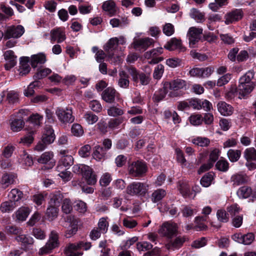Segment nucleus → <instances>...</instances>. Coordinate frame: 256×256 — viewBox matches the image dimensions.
Returning a JSON list of instances; mask_svg holds the SVG:
<instances>
[{
	"label": "nucleus",
	"mask_w": 256,
	"mask_h": 256,
	"mask_svg": "<svg viewBox=\"0 0 256 256\" xmlns=\"http://www.w3.org/2000/svg\"><path fill=\"white\" fill-rule=\"evenodd\" d=\"M72 172L76 174H82L83 178L89 185H94L96 182V176L94 174L92 169L89 166L78 164L72 167Z\"/></svg>",
	"instance_id": "1"
},
{
	"label": "nucleus",
	"mask_w": 256,
	"mask_h": 256,
	"mask_svg": "<svg viewBox=\"0 0 256 256\" xmlns=\"http://www.w3.org/2000/svg\"><path fill=\"white\" fill-rule=\"evenodd\" d=\"M59 238V234L57 231L55 230H52L49 234L48 240L46 244L40 249L39 254H50L54 249L60 246Z\"/></svg>",
	"instance_id": "2"
},
{
	"label": "nucleus",
	"mask_w": 256,
	"mask_h": 256,
	"mask_svg": "<svg viewBox=\"0 0 256 256\" xmlns=\"http://www.w3.org/2000/svg\"><path fill=\"white\" fill-rule=\"evenodd\" d=\"M149 186L146 183L133 182L128 186L126 192L130 196H144L148 192Z\"/></svg>",
	"instance_id": "3"
},
{
	"label": "nucleus",
	"mask_w": 256,
	"mask_h": 256,
	"mask_svg": "<svg viewBox=\"0 0 256 256\" xmlns=\"http://www.w3.org/2000/svg\"><path fill=\"white\" fill-rule=\"evenodd\" d=\"M118 46L116 37L110 38L104 46V49L107 54L108 60L112 63H116L120 61V58L118 56H115L113 52L114 50L116 49Z\"/></svg>",
	"instance_id": "4"
},
{
	"label": "nucleus",
	"mask_w": 256,
	"mask_h": 256,
	"mask_svg": "<svg viewBox=\"0 0 256 256\" xmlns=\"http://www.w3.org/2000/svg\"><path fill=\"white\" fill-rule=\"evenodd\" d=\"M127 70L134 82L138 83L140 81L142 85H147L150 82V76L144 72H138L136 68L132 66L128 68Z\"/></svg>",
	"instance_id": "5"
},
{
	"label": "nucleus",
	"mask_w": 256,
	"mask_h": 256,
	"mask_svg": "<svg viewBox=\"0 0 256 256\" xmlns=\"http://www.w3.org/2000/svg\"><path fill=\"white\" fill-rule=\"evenodd\" d=\"M56 114L60 122L63 124L72 123L74 120L71 108H58L56 111Z\"/></svg>",
	"instance_id": "6"
},
{
	"label": "nucleus",
	"mask_w": 256,
	"mask_h": 256,
	"mask_svg": "<svg viewBox=\"0 0 256 256\" xmlns=\"http://www.w3.org/2000/svg\"><path fill=\"white\" fill-rule=\"evenodd\" d=\"M163 53V48H157L146 52L144 56L146 58L150 60L148 64H154L158 63L164 60V58L160 56Z\"/></svg>",
	"instance_id": "7"
},
{
	"label": "nucleus",
	"mask_w": 256,
	"mask_h": 256,
	"mask_svg": "<svg viewBox=\"0 0 256 256\" xmlns=\"http://www.w3.org/2000/svg\"><path fill=\"white\" fill-rule=\"evenodd\" d=\"M244 156L246 160V166L249 170L256 168V150L253 148H247L244 152Z\"/></svg>",
	"instance_id": "8"
},
{
	"label": "nucleus",
	"mask_w": 256,
	"mask_h": 256,
	"mask_svg": "<svg viewBox=\"0 0 256 256\" xmlns=\"http://www.w3.org/2000/svg\"><path fill=\"white\" fill-rule=\"evenodd\" d=\"M202 29L196 27H191L189 28L187 37L189 40V44L191 48L195 47L196 44L198 42L201 38Z\"/></svg>",
	"instance_id": "9"
},
{
	"label": "nucleus",
	"mask_w": 256,
	"mask_h": 256,
	"mask_svg": "<svg viewBox=\"0 0 256 256\" xmlns=\"http://www.w3.org/2000/svg\"><path fill=\"white\" fill-rule=\"evenodd\" d=\"M128 171L130 174L133 176H140L146 172V166L144 162L137 161L129 166Z\"/></svg>",
	"instance_id": "10"
},
{
	"label": "nucleus",
	"mask_w": 256,
	"mask_h": 256,
	"mask_svg": "<svg viewBox=\"0 0 256 256\" xmlns=\"http://www.w3.org/2000/svg\"><path fill=\"white\" fill-rule=\"evenodd\" d=\"M24 29L20 25L16 26H11L7 28L4 34V38H18L24 34Z\"/></svg>",
	"instance_id": "11"
},
{
	"label": "nucleus",
	"mask_w": 256,
	"mask_h": 256,
	"mask_svg": "<svg viewBox=\"0 0 256 256\" xmlns=\"http://www.w3.org/2000/svg\"><path fill=\"white\" fill-rule=\"evenodd\" d=\"M176 231L177 225L176 224L166 222L161 226L158 232L164 236L170 238L174 235Z\"/></svg>",
	"instance_id": "12"
},
{
	"label": "nucleus",
	"mask_w": 256,
	"mask_h": 256,
	"mask_svg": "<svg viewBox=\"0 0 256 256\" xmlns=\"http://www.w3.org/2000/svg\"><path fill=\"white\" fill-rule=\"evenodd\" d=\"M164 47L169 51L178 50L180 52L185 50V48L183 46L181 40L176 38L170 39V40L166 42Z\"/></svg>",
	"instance_id": "13"
},
{
	"label": "nucleus",
	"mask_w": 256,
	"mask_h": 256,
	"mask_svg": "<svg viewBox=\"0 0 256 256\" xmlns=\"http://www.w3.org/2000/svg\"><path fill=\"white\" fill-rule=\"evenodd\" d=\"M236 194L240 198H247L251 196L252 198L256 199V190H252L247 186H242L238 189Z\"/></svg>",
	"instance_id": "14"
},
{
	"label": "nucleus",
	"mask_w": 256,
	"mask_h": 256,
	"mask_svg": "<svg viewBox=\"0 0 256 256\" xmlns=\"http://www.w3.org/2000/svg\"><path fill=\"white\" fill-rule=\"evenodd\" d=\"M66 222L70 223V228L68 230L65 232V236L67 238H70L72 235L76 234L78 231V220L73 216H68L65 218Z\"/></svg>",
	"instance_id": "15"
},
{
	"label": "nucleus",
	"mask_w": 256,
	"mask_h": 256,
	"mask_svg": "<svg viewBox=\"0 0 256 256\" xmlns=\"http://www.w3.org/2000/svg\"><path fill=\"white\" fill-rule=\"evenodd\" d=\"M66 38L65 32L62 28H57L50 31V41L52 43L56 41L60 43L64 41Z\"/></svg>",
	"instance_id": "16"
},
{
	"label": "nucleus",
	"mask_w": 256,
	"mask_h": 256,
	"mask_svg": "<svg viewBox=\"0 0 256 256\" xmlns=\"http://www.w3.org/2000/svg\"><path fill=\"white\" fill-rule=\"evenodd\" d=\"M154 43V40L152 38L147 37L134 39L133 44L134 48H140L146 50L149 46L153 45Z\"/></svg>",
	"instance_id": "17"
},
{
	"label": "nucleus",
	"mask_w": 256,
	"mask_h": 256,
	"mask_svg": "<svg viewBox=\"0 0 256 256\" xmlns=\"http://www.w3.org/2000/svg\"><path fill=\"white\" fill-rule=\"evenodd\" d=\"M18 242L22 244L23 248L26 252L32 250L34 240L32 237L26 234H20L16 237Z\"/></svg>",
	"instance_id": "18"
},
{
	"label": "nucleus",
	"mask_w": 256,
	"mask_h": 256,
	"mask_svg": "<svg viewBox=\"0 0 256 256\" xmlns=\"http://www.w3.org/2000/svg\"><path fill=\"white\" fill-rule=\"evenodd\" d=\"M38 162L40 164H48V168H52L55 164L54 153L52 152H44L38 159Z\"/></svg>",
	"instance_id": "19"
},
{
	"label": "nucleus",
	"mask_w": 256,
	"mask_h": 256,
	"mask_svg": "<svg viewBox=\"0 0 256 256\" xmlns=\"http://www.w3.org/2000/svg\"><path fill=\"white\" fill-rule=\"evenodd\" d=\"M4 56L6 61L4 66L6 70L10 69L16 64V56L14 55V52L12 50H8L5 52Z\"/></svg>",
	"instance_id": "20"
},
{
	"label": "nucleus",
	"mask_w": 256,
	"mask_h": 256,
	"mask_svg": "<svg viewBox=\"0 0 256 256\" xmlns=\"http://www.w3.org/2000/svg\"><path fill=\"white\" fill-rule=\"evenodd\" d=\"M256 84L239 83L238 86V98H244L254 89Z\"/></svg>",
	"instance_id": "21"
},
{
	"label": "nucleus",
	"mask_w": 256,
	"mask_h": 256,
	"mask_svg": "<svg viewBox=\"0 0 256 256\" xmlns=\"http://www.w3.org/2000/svg\"><path fill=\"white\" fill-rule=\"evenodd\" d=\"M81 244L78 242L68 244L64 249V253L66 256H80L82 255L81 252H75L76 250H80V246Z\"/></svg>",
	"instance_id": "22"
},
{
	"label": "nucleus",
	"mask_w": 256,
	"mask_h": 256,
	"mask_svg": "<svg viewBox=\"0 0 256 256\" xmlns=\"http://www.w3.org/2000/svg\"><path fill=\"white\" fill-rule=\"evenodd\" d=\"M242 16L243 12L242 10H236L225 16V23L228 24L242 19Z\"/></svg>",
	"instance_id": "23"
},
{
	"label": "nucleus",
	"mask_w": 256,
	"mask_h": 256,
	"mask_svg": "<svg viewBox=\"0 0 256 256\" xmlns=\"http://www.w3.org/2000/svg\"><path fill=\"white\" fill-rule=\"evenodd\" d=\"M217 108L220 114L224 116H230L234 112L232 106L224 102H219L217 104Z\"/></svg>",
	"instance_id": "24"
},
{
	"label": "nucleus",
	"mask_w": 256,
	"mask_h": 256,
	"mask_svg": "<svg viewBox=\"0 0 256 256\" xmlns=\"http://www.w3.org/2000/svg\"><path fill=\"white\" fill-rule=\"evenodd\" d=\"M10 129L14 132L20 131L24 126V122L22 118H11L10 120Z\"/></svg>",
	"instance_id": "25"
},
{
	"label": "nucleus",
	"mask_w": 256,
	"mask_h": 256,
	"mask_svg": "<svg viewBox=\"0 0 256 256\" xmlns=\"http://www.w3.org/2000/svg\"><path fill=\"white\" fill-rule=\"evenodd\" d=\"M55 139L54 130L50 126H46L44 128L42 140L48 145L52 143Z\"/></svg>",
	"instance_id": "26"
},
{
	"label": "nucleus",
	"mask_w": 256,
	"mask_h": 256,
	"mask_svg": "<svg viewBox=\"0 0 256 256\" xmlns=\"http://www.w3.org/2000/svg\"><path fill=\"white\" fill-rule=\"evenodd\" d=\"M30 60V58L27 56L20 58L19 68L20 75H26L30 72V68L28 64Z\"/></svg>",
	"instance_id": "27"
},
{
	"label": "nucleus",
	"mask_w": 256,
	"mask_h": 256,
	"mask_svg": "<svg viewBox=\"0 0 256 256\" xmlns=\"http://www.w3.org/2000/svg\"><path fill=\"white\" fill-rule=\"evenodd\" d=\"M74 159L72 156L70 155H66L62 156L58 162V164L56 167L58 172H60L63 167L66 168L70 166L73 164Z\"/></svg>",
	"instance_id": "28"
},
{
	"label": "nucleus",
	"mask_w": 256,
	"mask_h": 256,
	"mask_svg": "<svg viewBox=\"0 0 256 256\" xmlns=\"http://www.w3.org/2000/svg\"><path fill=\"white\" fill-rule=\"evenodd\" d=\"M116 96V90L112 88H108L102 92V99L107 102H114Z\"/></svg>",
	"instance_id": "29"
},
{
	"label": "nucleus",
	"mask_w": 256,
	"mask_h": 256,
	"mask_svg": "<svg viewBox=\"0 0 256 256\" xmlns=\"http://www.w3.org/2000/svg\"><path fill=\"white\" fill-rule=\"evenodd\" d=\"M50 198L48 204L60 206L63 195L60 191L54 192L50 194Z\"/></svg>",
	"instance_id": "30"
},
{
	"label": "nucleus",
	"mask_w": 256,
	"mask_h": 256,
	"mask_svg": "<svg viewBox=\"0 0 256 256\" xmlns=\"http://www.w3.org/2000/svg\"><path fill=\"white\" fill-rule=\"evenodd\" d=\"M30 212V210L28 207L22 206L20 208L14 213L16 220L24 221Z\"/></svg>",
	"instance_id": "31"
},
{
	"label": "nucleus",
	"mask_w": 256,
	"mask_h": 256,
	"mask_svg": "<svg viewBox=\"0 0 256 256\" xmlns=\"http://www.w3.org/2000/svg\"><path fill=\"white\" fill-rule=\"evenodd\" d=\"M102 7L103 10L106 12L110 16L114 15L117 11L115 2L112 0H107L104 2Z\"/></svg>",
	"instance_id": "32"
},
{
	"label": "nucleus",
	"mask_w": 256,
	"mask_h": 256,
	"mask_svg": "<svg viewBox=\"0 0 256 256\" xmlns=\"http://www.w3.org/2000/svg\"><path fill=\"white\" fill-rule=\"evenodd\" d=\"M46 62V56L42 54L32 55L30 58V64L33 68H36L38 65L44 64Z\"/></svg>",
	"instance_id": "33"
},
{
	"label": "nucleus",
	"mask_w": 256,
	"mask_h": 256,
	"mask_svg": "<svg viewBox=\"0 0 256 256\" xmlns=\"http://www.w3.org/2000/svg\"><path fill=\"white\" fill-rule=\"evenodd\" d=\"M118 86L124 88H126L130 84V80H128V76L124 70L119 72V79L118 80Z\"/></svg>",
	"instance_id": "34"
},
{
	"label": "nucleus",
	"mask_w": 256,
	"mask_h": 256,
	"mask_svg": "<svg viewBox=\"0 0 256 256\" xmlns=\"http://www.w3.org/2000/svg\"><path fill=\"white\" fill-rule=\"evenodd\" d=\"M208 216H198L194 218L195 226L194 228L196 230H202L207 228L206 226L204 224L207 220Z\"/></svg>",
	"instance_id": "35"
},
{
	"label": "nucleus",
	"mask_w": 256,
	"mask_h": 256,
	"mask_svg": "<svg viewBox=\"0 0 256 256\" xmlns=\"http://www.w3.org/2000/svg\"><path fill=\"white\" fill-rule=\"evenodd\" d=\"M18 206V204H16L14 202L10 200L5 201L2 202L0 205V210L3 213L10 212Z\"/></svg>",
	"instance_id": "36"
},
{
	"label": "nucleus",
	"mask_w": 256,
	"mask_h": 256,
	"mask_svg": "<svg viewBox=\"0 0 256 256\" xmlns=\"http://www.w3.org/2000/svg\"><path fill=\"white\" fill-rule=\"evenodd\" d=\"M23 192L18 188H14L11 190L8 194L9 200L14 202L16 204L23 198Z\"/></svg>",
	"instance_id": "37"
},
{
	"label": "nucleus",
	"mask_w": 256,
	"mask_h": 256,
	"mask_svg": "<svg viewBox=\"0 0 256 256\" xmlns=\"http://www.w3.org/2000/svg\"><path fill=\"white\" fill-rule=\"evenodd\" d=\"M246 176L240 174H233L230 178V182L234 186L242 184L246 182Z\"/></svg>",
	"instance_id": "38"
},
{
	"label": "nucleus",
	"mask_w": 256,
	"mask_h": 256,
	"mask_svg": "<svg viewBox=\"0 0 256 256\" xmlns=\"http://www.w3.org/2000/svg\"><path fill=\"white\" fill-rule=\"evenodd\" d=\"M180 194L184 198H192V192L190 191V186L186 182H182L178 187Z\"/></svg>",
	"instance_id": "39"
},
{
	"label": "nucleus",
	"mask_w": 256,
	"mask_h": 256,
	"mask_svg": "<svg viewBox=\"0 0 256 256\" xmlns=\"http://www.w3.org/2000/svg\"><path fill=\"white\" fill-rule=\"evenodd\" d=\"M166 86L173 90L182 88L186 86V82L181 79H176L170 82H166Z\"/></svg>",
	"instance_id": "40"
},
{
	"label": "nucleus",
	"mask_w": 256,
	"mask_h": 256,
	"mask_svg": "<svg viewBox=\"0 0 256 256\" xmlns=\"http://www.w3.org/2000/svg\"><path fill=\"white\" fill-rule=\"evenodd\" d=\"M106 154V150L104 148L99 145L94 147L93 153V158L97 161H100L104 158Z\"/></svg>",
	"instance_id": "41"
},
{
	"label": "nucleus",
	"mask_w": 256,
	"mask_h": 256,
	"mask_svg": "<svg viewBox=\"0 0 256 256\" xmlns=\"http://www.w3.org/2000/svg\"><path fill=\"white\" fill-rule=\"evenodd\" d=\"M58 207L56 206L48 205L46 211V215L49 220H52L58 216Z\"/></svg>",
	"instance_id": "42"
},
{
	"label": "nucleus",
	"mask_w": 256,
	"mask_h": 256,
	"mask_svg": "<svg viewBox=\"0 0 256 256\" xmlns=\"http://www.w3.org/2000/svg\"><path fill=\"white\" fill-rule=\"evenodd\" d=\"M190 16L198 22H202L204 20V14L195 8L190 9Z\"/></svg>",
	"instance_id": "43"
},
{
	"label": "nucleus",
	"mask_w": 256,
	"mask_h": 256,
	"mask_svg": "<svg viewBox=\"0 0 256 256\" xmlns=\"http://www.w3.org/2000/svg\"><path fill=\"white\" fill-rule=\"evenodd\" d=\"M254 72L252 71H248L244 75L242 76L239 79V83L255 84V83L252 81L254 78Z\"/></svg>",
	"instance_id": "44"
},
{
	"label": "nucleus",
	"mask_w": 256,
	"mask_h": 256,
	"mask_svg": "<svg viewBox=\"0 0 256 256\" xmlns=\"http://www.w3.org/2000/svg\"><path fill=\"white\" fill-rule=\"evenodd\" d=\"M92 50L94 53H95L94 58L98 62H102L107 56V54L102 50H99L98 46H93Z\"/></svg>",
	"instance_id": "45"
},
{
	"label": "nucleus",
	"mask_w": 256,
	"mask_h": 256,
	"mask_svg": "<svg viewBox=\"0 0 256 256\" xmlns=\"http://www.w3.org/2000/svg\"><path fill=\"white\" fill-rule=\"evenodd\" d=\"M14 176L12 174H5L3 175L1 184L6 188L14 182Z\"/></svg>",
	"instance_id": "46"
},
{
	"label": "nucleus",
	"mask_w": 256,
	"mask_h": 256,
	"mask_svg": "<svg viewBox=\"0 0 256 256\" xmlns=\"http://www.w3.org/2000/svg\"><path fill=\"white\" fill-rule=\"evenodd\" d=\"M180 212L182 216L186 218H191L196 213V210L189 206H184Z\"/></svg>",
	"instance_id": "47"
},
{
	"label": "nucleus",
	"mask_w": 256,
	"mask_h": 256,
	"mask_svg": "<svg viewBox=\"0 0 256 256\" xmlns=\"http://www.w3.org/2000/svg\"><path fill=\"white\" fill-rule=\"evenodd\" d=\"M166 194V192L164 190L158 189L154 190L152 194V200L154 202H156L164 198Z\"/></svg>",
	"instance_id": "48"
},
{
	"label": "nucleus",
	"mask_w": 256,
	"mask_h": 256,
	"mask_svg": "<svg viewBox=\"0 0 256 256\" xmlns=\"http://www.w3.org/2000/svg\"><path fill=\"white\" fill-rule=\"evenodd\" d=\"M227 154L230 162H236L239 160L241 156V152L238 150L230 149L228 152Z\"/></svg>",
	"instance_id": "49"
},
{
	"label": "nucleus",
	"mask_w": 256,
	"mask_h": 256,
	"mask_svg": "<svg viewBox=\"0 0 256 256\" xmlns=\"http://www.w3.org/2000/svg\"><path fill=\"white\" fill-rule=\"evenodd\" d=\"M84 120L88 124H93L98 120V116L90 112H86L83 116Z\"/></svg>",
	"instance_id": "50"
},
{
	"label": "nucleus",
	"mask_w": 256,
	"mask_h": 256,
	"mask_svg": "<svg viewBox=\"0 0 256 256\" xmlns=\"http://www.w3.org/2000/svg\"><path fill=\"white\" fill-rule=\"evenodd\" d=\"M122 224L127 228L132 229L137 226L138 222L132 218L126 216L122 220Z\"/></svg>",
	"instance_id": "51"
},
{
	"label": "nucleus",
	"mask_w": 256,
	"mask_h": 256,
	"mask_svg": "<svg viewBox=\"0 0 256 256\" xmlns=\"http://www.w3.org/2000/svg\"><path fill=\"white\" fill-rule=\"evenodd\" d=\"M110 24L113 28L122 27L128 24L126 18H122L120 20L114 18L110 20Z\"/></svg>",
	"instance_id": "52"
},
{
	"label": "nucleus",
	"mask_w": 256,
	"mask_h": 256,
	"mask_svg": "<svg viewBox=\"0 0 256 256\" xmlns=\"http://www.w3.org/2000/svg\"><path fill=\"white\" fill-rule=\"evenodd\" d=\"M40 86V82L39 81H34L30 83L26 90H24V94L26 96H30L34 94V88L35 87H38Z\"/></svg>",
	"instance_id": "53"
},
{
	"label": "nucleus",
	"mask_w": 256,
	"mask_h": 256,
	"mask_svg": "<svg viewBox=\"0 0 256 256\" xmlns=\"http://www.w3.org/2000/svg\"><path fill=\"white\" fill-rule=\"evenodd\" d=\"M216 167L220 171L226 172L228 170L229 164L226 160L220 159L216 163Z\"/></svg>",
	"instance_id": "54"
},
{
	"label": "nucleus",
	"mask_w": 256,
	"mask_h": 256,
	"mask_svg": "<svg viewBox=\"0 0 256 256\" xmlns=\"http://www.w3.org/2000/svg\"><path fill=\"white\" fill-rule=\"evenodd\" d=\"M98 228L102 233L105 234L107 232L108 228V222L105 218H102L98 222Z\"/></svg>",
	"instance_id": "55"
},
{
	"label": "nucleus",
	"mask_w": 256,
	"mask_h": 256,
	"mask_svg": "<svg viewBox=\"0 0 256 256\" xmlns=\"http://www.w3.org/2000/svg\"><path fill=\"white\" fill-rule=\"evenodd\" d=\"M6 100L8 103L14 104L19 101L18 94L14 91H10L7 94Z\"/></svg>",
	"instance_id": "56"
},
{
	"label": "nucleus",
	"mask_w": 256,
	"mask_h": 256,
	"mask_svg": "<svg viewBox=\"0 0 256 256\" xmlns=\"http://www.w3.org/2000/svg\"><path fill=\"white\" fill-rule=\"evenodd\" d=\"M62 210L66 214H70L72 211V206L70 200L69 198H65L63 200Z\"/></svg>",
	"instance_id": "57"
},
{
	"label": "nucleus",
	"mask_w": 256,
	"mask_h": 256,
	"mask_svg": "<svg viewBox=\"0 0 256 256\" xmlns=\"http://www.w3.org/2000/svg\"><path fill=\"white\" fill-rule=\"evenodd\" d=\"M192 142L194 144L200 146H208L210 140L206 138L198 137L192 140Z\"/></svg>",
	"instance_id": "58"
},
{
	"label": "nucleus",
	"mask_w": 256,
	"mask_h": 256,
	"mask_svg": "<svg viewBox=\"0 0 256 256\" xmlns=\"http://www.w3.org/2000/svg\"><path fill=\"white\" fill-rule=\"evenodd\" d=\"M71 132L74 136L79 137L83 134L84 130L80 124H74L72 126Z\"/></svg>",
	"instance_id": "59"
},
{
	"label": "nucleus",
	"mask_w": 256,
	"mask_h": 256,
	"mask_svg": "<svg viewBox=\"0 0 256 256\" xmlns=\"http://www.w3.org/2000/svg\"><path fill=\"white\" fill-rule=\"evenodd\" d=\"M212 180V174L208 173L202 176L200 180V184L204 187H208L211 184Z\"/></svg>",
	"instance_id": "60"
},
{
	"label": "nucleus",
	"mask_w": 256,
	"mask_h": 256,
	"mask_svg": "<svg viewBox=\"0 0 256 256\" xmlns=\"http://www.w3.org/2000/svg\"><path fill=\"white\" fill-rule=\"evenodd\" d=\"M168 86H166V83L164 85V87L158 92L154 94V99L156 100L158 102L162 100L166 96L168 92Z\"/></svg>",
	"instance_id": "61"
},
{
	"label": "nucleus",
	"mask_w": 256,
	"mask_h": 256,
	"mask_svg": "<svg viewBox=\"0 0 256 256\" xmlns=\"http://www.w3.org/2000/svg\"><path fill=\"white\" fill-rule=\"evenodd\" d=\"M182 64V60L180 59L176 58H168L166 60V64L169 67L172 68H175L179 66Z\"/></svg>",
	"instance_id": "62"
},
{
	"label": "nucleus",
	"mask_w": 256,
	"mask_h": 256,
	"mask_svg": "<svg viewBox=\"0 0 256 256\" xmlns=\"http://www.w3.org/2000/svg\"><path fill=\"white\" fill-rule=\"evenodd\" d=\"M32 233L35 238L40 240H44L46 238V232L40 228H34Z\"/></svg>",
	"instance_id": "63"
},
{
	"label": "nucleus",
	"mask_w": 256,
	"mask_h": 256,
	"mask_svg": "<svg viewBox=\"0 0 256 256\" xmlns=\"http://www.w3.org/2000/svg\"><path fill=\"white\" fill-rule=\"evenodd\" d=\"M152 248V245L147 242H138L136 244V248L140 252L148 250Z\"/></svg>",
	"instance_id": "64"
}]
</instances>
